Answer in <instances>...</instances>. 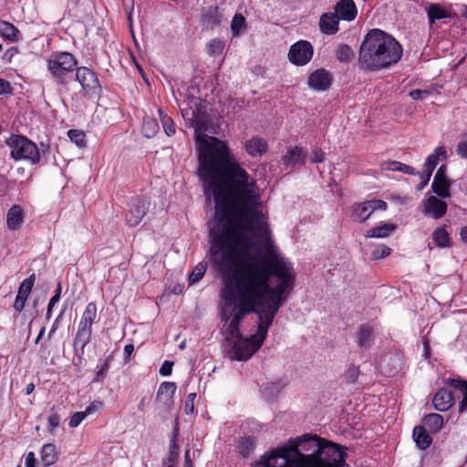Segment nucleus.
Here are the masks:
<instances>
[{
	"label": "nucleus",
	"instance_id": "obj_1",
	"mask_svg": "<svg viewBox=\"0 0 467 467\" xmlns=\"http://www.w3.org/2000/svg\"><path fill=\"white\" fill-rule=\"evenodd\" d=\"M198 175L215 202L209 254L223 282L222 333L231 358L245 361L264 344L296 273L274 238L255 180L242 166H199Z\"/></svg>",
	"mask_w": 467,
	"mask_h": 467
},
{
	"label": "nucleus",
	"instance_id": "obj_2",
	"mask_svg": "<svg viewBox=\"0 0 467 467\" xmlns=\"http://www.w3.org/2000/svg\"><path fill=\"white\" fill-rule=\"evenodd\" d=\"M345 458L341 447L306 434L266 451L253 467H348Z\"/></svg>",
	"mask_w": 467,
	"mask_h": 467
},
{
	"label": "nucleus",
	"instance_id": "obj_3",
	"mask_svg": "<svg viewBox=\"0 0 467 467\" xmlns=\"http://www.w3.org/2000/svg\"><path fill=\"white\" fill-rule=\"evenodd\" d=\"M402 54L401 45L391 35L375 28L361 42L358 65L363 70L378 71L397 64Z\"/></svg>",
	"mask_w": 467,
	"mask_h": 467
},
{
	"label": "nucleus",
	"instance_id": "obj_4",
	"mask_svg": "<svg viewBox=\"0 0 467 467\" xmlns=\"http://www.w3.org/2000/svg\"><path fill=\"white\" fill-rule=\"evenodd\" d=\"M10 148L11 156L16 161H26L32 165L40 163V151L36 143L25 136L12 135L6 140Z\"/></svg>",
	"mask_w": 467,
	"mask_h": 467
},
{
	"label": "nucleus",
	"instance_id": "obj_5",
	"mask_svg": "<svg viewBox=\"0 0 467 467\" xmlns=\"http://www.w3.org/2000/svg\"><path fill=\"white\" fill-rule=\"evenodd\" d=\"M47 62V70L58 79H62L66 72L74 70L77 66L75 57L68 52L56 53Z\"/></svg>",
	"mask_w": 467,
	"mask_h": 467
},
{
	"label": "nucleus",
	"instance_id": "obj_6",
	"mask_svg": "<svg viewBox=\"0 0 467 467\" xmlns=\"http://www.w3.org/2000/svg\"><path fill=\"white\" fill-rule=\"evenodd\" d=\"M314 48L310 42L300 40L293 44L288 52L289 61L296 66H305L312 59Z\"/></svg>",
	"mask_w": 467,
	"mask_h": 467
},
{
	"label": "nucleus",
	"instance_id": "obj_7",
	"mask_svg": "<svg viewBox=\"0 0 467 467\" xmlns=\"http://www.w3.org/2000/svg\"><path fill=\"white\" fill-rule=\"evenodd\" d=\"M332 80L333 76L328 70L318 68L309 73L307 86L312 90L322 92L329 89Z\"/></svg>",
	"mask_w": 467,
	"mask_h": 467
},
{
	"label": "nucleus",
	"instance_id": "obj_8",
	"mask_svg": "<svg viewBox=\"0 0 467 467\" xmlns=\"http://www.w3.org/2000/svg\"><path fill=\"white\" fill-rule=\"evenodd\" d=\"M387 203L382 200H370L357 204L353 210V219L358 223L365 222L376 210H386Z\"/></svg>",
	"mask_w": 467,
	"mask_h": 467
},
{
	"label": "nucleus",
	"instance_id": "obj_9",
	"mask_svg": "<svg viewBox=\"0 0 467 467\" xmlns=\"http://www.w3.org/2000/svg\"><path fill=\"white\" fill-rule=\"evenodd\" d=\"M446 172V165H441L436 171L431 183L432 191L442 199L449 198L451 196L450 188L451 182L447 178Z\"/></svg>",
	"mask_w": 467,
	"mask_h": 467
},
{
	"label": "nucleus",
	"instance_id": "obj_10",
	"mask_svg": "<svg viewBox=\"0 0 467 467\" xmlns=\"http://www.w3.org/2000/svg\"><path fill=\"white\" fill-rule=\"evenodd\" d=\"M76 77L82 88L87 92H97L100 85L97 75L90 68L80 67L77 68Z\"/></svg>",
	"mask_w": 467,
	"mask_h": 467
},
{
	"label": "nucleus",
	"instance_id": "obj_11",
	"mask_svg": "<svg viewBox=\"0 0 467 467\" xmlns=\"http://www.w3.org/2000/svg\"><path fill=\"white\" fill-rule=\"evenodd\" d=\"M148 202L146 200H134L129 212L126 213V222L130 226H137L148 212Z\"/></svg>",
	"mask_w": 467,
	"mask_h": 467
},
{
	"label": "nucleus",
	"instance_id": "obj_12",
	"mask_svg": "<svg viewBox=\"0 0 467 467\" xmlns=\"http://www.w3.org/2000/svg\"><path fill=\"white\" fill-rule=\"evenodd\" d=\"M447 203L435 196H430L423 202V213L438 220L446 213Z\"/></svg>",
	"mask_w": 467,
	"mask_h": 467
},
{
	"label": "nucleus",
	"instance_id": "obj_13",
	"mask_svg": "<svg viewBox=\"0 0 467 467\" xmlns=\"http://www.w3.org/2000/svg\"><path fill=\"white\" fill-rule=\"evenodd\" d=\"M176 389L177 387L174 382L164 381L161 383L156 394V401L160 403L163 409L170 410L173 404Z\"/></svg>",
	"mask_w": 467,
	"mask_h": 467
},
{
	"label": "nucleus",
	"instance_id": "obj_14",
	"mask_svg": "<svg viewBox=\"0 0 467 467\" xmlns=\"http://www.w3.org/2000/svg\"><path fill=\"white\" fill-rule=\"evenodd\" d=\"M334 13L344 21H353L358 16V8L354 0H339L334 6Z\"/></svg>",
	"mask_w": 467,
	"mask_h": 467
},
{
	"label": "nucleus",
	"instance_id": "obj_15",
	"mask_svg": "<svg viewBox=\"0 0 467 467\" xmlns=\"http://www.w3.org/2000/svg\"><path fill=\"white\" fill-rule=\"evenodd\" d=\"M244 150L252 157H260L268 150L267 141L258 136H254L244 142Z\"/></svg>",
	"mask_w": 467,
	"mask_h": 467
},
{
	"label": "nucleus",
	"instance_id": "obj_16",
	"mask_svg": "<svg viewBox=\"0 0 467 467\" xmlns=\"http://www.w3.org/2000/svg\"><path fill=\"white\" fill-rule=\"evenodd\" d=\"M432 403L439 411H446L451 409L454 403V398L451 391L446 389H440L434 395Z\"/></svg>",
	"mask_w": 467,
	"mask_h": 467
},
{
	"label": "nucleus",
	"instance_id": "obj_17",
	"mask_svg": "<svg viewBox=\"0 0 467 467\" xmlns=\"http://www.w3.org/2000/svg\"><path fill=\"white\" fill-rule=\"evenodd\" d=\"M320 31L325 35H335L338 31L339 18L335 13H324L319 18Z\"/></svg>",
	"mask_w": 467,
	"mask_h": 467
},
{
	"label": "nucleus",
	"instance_id": "obj_18",
	"mask_svg": "<svg viewBox=\"0 0 467 467\" xmlns=\"http://www.w3.org/2000/svg\"><path fill=\"white\" fill-rule=\"evenodd\" d=\"M443 383L445 386L452 387L459 389L462 393V400L459 403V412L467 411V381L461 378H448L444 379Z\"/></svg>",
	"mask_w": 467,
	"mask_h": 467
},
{
	"label": "nucleus",
	"instance_id": "obj_19",
	"mask_svg": "<svg viewBox=\"0 0 467 467\" xmlns=\"http://www.w3.org/2000/svg\"><path fill=\"white\" fill-rule=\"evenodd\" d=\"M447 158V150L444 146L435 148L433 152L427 157L424 162V170L428 171V175L431 176L439 161L441 160H446Z\"/></svg>",
	"mask_w": 467,
	"mask_h": 467
},
{
	"label": "nucleus",
	"instance_id": "obj_20",
	"mask_svg": "<svg viewBox=\"0 0 467 467\" xmlns=\"http://www.w3.org/2000/svg\"><path fill=\"white\" fill-rule=\"evenodd\" d=\"M92 335V327L79 321L78 331L74 338V346L79 347L83 351L85 347L90 341Z\"/></svg>",
	"mask_w": 467,
	"mask_h": 467
},
{
	"label": "nucleus",
	"instance_id": "obj_21",
	"mask_svg": "<svg viewBox=\"0 0 467 467\" xmlns=\"http://www.w3.org/2000/svg\"><path fill=\"white\" fill-rule=\"evenodd\" d=\"M24 222V211L21 206H12L6 214V224L8 229L16 231L20 228Z\"/></svg>",
	"mask_w": 467,
	"mask_h": 467
},
{
	"label": "nucleus",
	"instance_id": "obj_22",
	"mask_svg": "<svg viewBox=\"0 0 467 467\" xmlns=\"http://www.w3.org/2000/svg\"><path fill=\"white\" fill-rule=\"evenodd\" d=\"M413 440L420 450H425L432 442V438L427 433L422 426H416L412 432Z\"/></svg>",
	"mask_w": 467,
	"mask_h": 467
},
{
	"label": "nucleus",
	"instance_id": "obj_23",
	"mask_svg": "<svg viewBox=\"0 0 467 467\" xmlns=\"http://www.w3.org/2000/svg\"><path fill=\"white\" fill-rule=\"evenodd\" d=\"M380 168L382 171H400L409 175H415L417 173L415 168H413L412 166L407 165L397 161L382 162L380 164Z\"/></svg>",
	"mask_w": 467,
	"mask_h": 467
},
{
	"label": "nucleus",
	"instance_id": "obj_24",
	"mask_svg": "<svg viewBox=\"0 0 467 467\" xmlns=\"http://www.w3.org/2000/svg\"><path fill=\"white\" fill-rule=\"evenodd\" d=\"M396 229L393 223H384L366 232V238H386Z\"/></svg>",
	"mask_w": 467,
	"mask_h": 467
},
{
	"label": "nucleus",
	"instance_id": "obj_25",
	"mask_svg": "<svg viewBox=\"0 0 467 467\" xmlns=\"http://www.w3.org/2000/svg\"><path fill=\"white\" fill-rule=\"evenodd\" d=\"M57 460L56 446L52 443L43 445L41 450V462L45 466L53 465Z\"/></svg>",
	"mask_w": 467,
	"mask_h": 467
},
{
	"label": "nucleus",
	"instance_id": "obj_26",
	"mask_svg": "<svg viewBox=\"0 0 467 467\" xmlns=\"http://www.w3.org/2000/svg\"><path fill=\"white\" fill-rule=\"evenodd\" d=\"M305 154L298 147H295L287 151L284 157V164L286 166H295L304 162Z\"/></svg>",
	"mask_w": 467,
	"mask_h": 467
},
{
	"label": "nucleus",
	"instance_id": "obj_27",
	"mask_svg": "<svg viewBox=\"0 0 467 467\" xmlns=\"http://www.w3.org/2000/svg\"><path fill=\"white\" fill-rule=\"evenodd\" d=\"M373 338V328L369 325L360 327L358 334V344L360 348H367L370 346Z\"/></svg>",
	"mask_w": 467,
	"mask_h": 467
},
{
	"label": "nucleus",
	"instance_id": "obj_28",
	"mask_svg": "<svg viewBox=\"0 0 467 467\" xmlns=\"http://www.w3.org/2000/svg\"><path fill=\"white\" fill-rule=\"evenodd\" d=\"M428 17L431 24L436 20L450 17V12L437 4H431L427 9Z\"/></svg>",
	"mask_w": 467,
	"mask_h": 467
},
{
	"label": "nucleus",
	"instance_id": "obj_29",
	"mask_svg": "<svg viewBox=\"0 0 467 467\" xmlns=\"http://www.w3.org/2000/svg\"><path fill=\"white\" fill-rule=\"evenodd\" d=\"M426 427L431 432H438L443 426V418L438 413H431L424 419Z\"/></svg>",
	"mask_w": 467,
	"mask_h": 467
},
{
	"label": "nucleus",
	"instance_id": "obj_30",
	"mask_svg": "<svg viewBox=\"0 0 467 467\" xmlns=\"http://www.w3.org/2000/svg\"><path fill=\"white\" fill-rule=\"evenodd\" d=\"M432 239L436 246L445 248L450 245V236L445 227L437 228L432 234Z\"/></svg>",
	"mask_w": 467,
	"mask_h": 467
},
{
	"label": "nucleus",
	"instance_id": "obj_31",
	"mask_svg": "<svg viewBox=\"0 0 467 467\" xmlns=\"http://www.w3.org/2000/svg\"><path fill=\"white\" fill-rule=\"evenodd\" d=\"M246 29V20L242 14H235L231 22V32L234 37H237Z\"/></svg>",
	"mask_w": 467,
	"mask_h": 467
},
{
	"label": "nucleus",
	"instance_id": "obj_32",
	"mask_svg": "<svg viewBox=\"0 0 467 467\" xmlns=\"http://www.w3.org/2000/svg\"><path fill=\"white\" fill-rule=\"evenodd\" d=\"M0 33L2 36L10 40H17L19 30L11 23L6 21L0 22Z\"/></svg>",
	"mask_w": 467,
	"mask_h": 467
},
{
	"label": "nucleus",
	"instance_id": "obj_33",
	"mask_svg": "<svg viewBox=\"0 0 467 467\" xmlns=\"http://www.w3.org/2000/svg\"><path fill=\"white\" fill-rule=\"evenodd\" d=\"M159 130V125L156 119L151 118H144L142 123V132L146 138H152L155 136Z\"/></svg>",
	"mask_w": 467,
	"mask_h": 467
},
{
	"label": "nucleus",
	"instance_id": "obj_34",
	"mask_svg": "<svg viewBox=\"0 0 467 467\" xmlns=\"http://www.w3.org/2000/svg\"><path fill=\"white\" fill-rule=\"evenodd\" d=\"M96 317H97V306L95 303L90 302L87 305V306L81 316L80 321L82 323L88 324L92 327Z\"/></svg>",
	"mask_w": 467,
	"mask_h": 467
},
{
	"label": "nucleus",
	"instance_id": "obj_35",
	"mask_svg": "<svg viewBox=\"0 0 467 467\" xmlns=\"http://www.w3.org/2000/svg\"><path fill=\"white\" fill-rule=\"evenodd\" d=\"M336 57L340 62H349L354 57L352 48L346 44H341L336 50Z\"/></svg>",
	"mask_w": 467,
	"mask_h": 467
},
{
	"label": "nucleus",
	"instance_id": "obj_36",
	"mask_svg": "<svg viewBox=\"0 0 467 467\" xmlns=\"http://www.w3.org/2000/svg\"><path fill=\"white\" fill-rule=\"evenodd\" d=\"M206 270L207 264L205 262H200L197 264L189 275L190 284L192 285L199 282L203 277Z\"/></svg>",
	"mask_w": 467,
	"mask_h": 467
},
{
	"label": "nucleus",
	"instance_id": "obj_37",
	"mask_svg": "<svg viewBox=\"0 0 467 467\" xmlns=\"http://www.w3.org/2000/svg\"><path fill=\"white\" fill-rule=\"evenodd\" d=\"M224 41L219 38L212 39L207 45V53L212 57L221 55L224 49Z\"/></svg>",
	"mask_w": 467,
	"mask_h": 467
},
{
	"label": "nucleus",
	"instance_id": "obj_38",
	"mask_svg": "<svg viewBox=\"0 0 467 467\" xmlns=\"http://www.w3.org/2000/svg\"><path fill=\"white\" fill-rule=\"evenodd\" d=\"M255 447V441L251 437L243 438L238 445L239 452L247 457L251 454Z\"/></svg>",
	"mask_w": 467,
	"mask_h": 467
},
{
	"label": "nucleus",
	"instance_id": "obj_39",
	"mask_svg": "<svg viewBox=\"0 0 467 467\" xmlns=\"http://www.w3.org/2000/svg\"><path fill=\"white\" fill-rule=\"evenodd\" d=\"M35 281H36V275L32 274L31 275H29V277L26 278L20 284L17 294L27 298L29 294L32 291Z\"/></svg>",
	"mask_w": 467,
	"mask_h": 467
},
{
	"label": "nucleus",
	"instance_id": "obj_40",
	"mask_svg": "<svg viewBox=\"0 0 467 467\" xmlns=\"http://www.w3.org/2000/svg\"><path fill=\"white\" fill-rule=\"evenodd\" d=\"M158 111L165 133L168 136L175 134V126L173 120L169 116L163 114L161 109H159Z\"/></svg>",
	"mask_w": 467,
	"mask_h": 467
},
{
	"label": "nucleus",
	"instance_id": "obj_41",
	"mask_svg": "<svg viewBox=\"0 0 467 467\" xmlns=\"http://www.w3.org/2000/svg\"><path fill=\"white\" fill-rule=\"evenodd\" d=\"M68 138L78 147L83 148L86 146V135L83 131L78 130H69L67 131Z\"/></svg>",
	"mask_w": 467,
	"mask_h": 467
},
{
	"label": "nucleus",
	"instance_id": "obj_42",
	"mask_svg": "<svg viewBox=\"0 0 467 467\" xmlns=\"http://www.w3.org/2000/svg\"><path fill=\"white\" fill-rule=\"evenodd\" d=\"M390 252L391 249L389 247L380 244L374 247L371 253V257L375 260L381 259L388 256L390 254Z\"/></svg>",
	"mask_w": 467,
	"mask_h": 467
},
{
	"label": "nucleus",
	"instance_id": "obj_43",
	"mask_svg": "<svg viewBox=\"0 0 467 467\" xmlns=\"http://www.w3.org/2000/svg\"><path fill=\"white\" fill-rule=\"evenodd\" d=\"M359 373L358 366L350 365L345 372V379L348 383H355L358 379Z\"/></svg>",
	"mask_w": 467,
	"mask_h": 467
},
{
	"label": "nucleus",
	"instance_id": "obj_44",
	"mask_svg": "<svg viewBox=\"0 0 467 467\" xmlns=\"http://www.w3.org/2000/svg\"><path fill=\"white\" fill-rule=\"evenodd\" d=\"M60 294H61V286H60V285H58L56 294L49 300L47 309V314H46L47 319H49L51 317L53 307L60 299Z\"/></svg>",
	"mask_w": 467,
	"mask_h": 467
},
{
	"label": "nucleus",
	"instance_id": "obj_45",
	"mask_svg": "<svg viewBox=\"0 0 467 467\" xmlns=\"http://www.w3.org/2000/svg\"><path fill=\"white\" fill-rule=\"evenodd\" d=\"M86 419L85 413L83 411L75 412L69 420L68 425L71 428L78 427L84 420Z\"/></svg>",
	"mask_w": 467,
	"mask_h": 467
},
{
	"label": "nucleus",
	"instance_id": "obj_46",
	"mask_svg": "<svg viewBox=\"0 0 467 467\" xmlns=\"http://www.w3.org/2000/svg\"><path fill=\"white\" fill-rule=\"evenodd\" d=\"M196 398L195 393H190L185 400L184 411L186 414H192L194 411V400Z\"/></svg>",
	"mask_w": 467,
	"mask_h": 467
},
{
	"label": "nucleus",
	"instance_id": "obj_47",
	"mask_svg": "<svg viewBox=\"0 0 467 467\" xmlns=\"http://www.w3.org/2000/svg\"><path fill=\"white\" fill-rule=\"evenodd\" d=\"M102 406L103 403L101 401H93L86 408L83 412L85 413V416L88 417V415H91L94 412L99 410Z\"/></svg>",
	"mask_w": 467,
	"mask_h": 467
},
{
	"label": "nucleus",
	"instance_id": "obj_48",
	"mask_svg": "<svg viewBox=\"0 0 467 467\" xmlns=\"http://www.w3.org/2000/svg\"><path fill=\"white\" fill-rule=\"evenodd\" d=\"M64 313H65V309L62 310L59 315L56 317V319L54 320L53 324H52V327L48 332V335H47V338L50 339L54 334L56 333L57 329L59 327V323L64 316Z\"/></svg>",
	"mask_w": 467,
	"mask_h": 467
},
{
	"label": "nucleus",
	"instance_id": "obj_49",
	"mask_svg": "<svg viewBox=\"0 0 467 467\" xmlns=\"http://www.w3.org/2000/svg\"><path fill=\"white\" fill-rule=\"evenodd\" d=\"M172 366L173 362L165 360L160 368V374L164 377L170 376L172 371Z\"/></svg>",
	"mask_w": 467,
	"mask_h": 467
},
{
	"label": "nucleus",
	"instance_id": "obj_50",
	"mask_svg": "<svg viewBox=\"0 0 467 467\" xmlns=\"http://www.w3.org/2000/svg\"><path fill=\"white\" fill-rule=\"evenodd\" d=\"M26 299H27L26 297L22 296L17 294V296L16 297V300H15V303H14L15 310L17 311V312H21L24 309V307H25Z\"/></svg>",
	"mask_w": 467,
	"mask_h": 467
},
{
	"label": "nucleus",
	"instance_id": "obj_51",
	"mask_svg": "<svg viewBox=\"0 0 467 467\" xmlns=\"http://www.w3.org/2000/svg\"><path fill=\"white\" fill-rule=\"evenodd\" d=\"M311 162H322L325 160V152L321 150L315 149L311 154Z\"/></svg>",
	"mask_w": 467,
	"mask_h": 467
},
{
	"label": "nucleus",
	"instance_id": "obj_52",
	"mask_svg": "<svg viewBox=\"0 0 467 467\" xmlns=\"http://www.w3.org/2000/svg\"><path fill=\"white\" fill-rule=\"evenodd\" d=\"M12 87L9 81L0 78V95L11 94Z\"/></svg>",
	"mask_w": 467,
	"mask_h": 467
},
{
	"label": "nucleus",
	"instance_id": "obj_53",
	"mask_svg": "<svg viewBox=\"0 0 467 467\" xmlns=\"http://www.w3.org/2000/svg\"><path fill=\"white\" fill-rule=\"evenodd\" d=\"M456 151L462 158L467 159V140H462L457 144Z\"/></svg>",
	"mask_w": 467,
	"mask_h": 467
},
{
	"label": "nucleus",
	"instance_id": "obj_54",
	"mask_svg": "<svg viewBox=\"0 0 467 467\" xmlns=\"http://www.w3.org/2000/svg\"><path fill=\"white\" fill-rule=\"evenodd\" d=\"M429 92L427 90L421 89H413L410 92V96L414 100H419L423 98V95H428Z\"/></svg>",
	"mask_w": 467,
	"mask_h": 467
},
{
	"label": "nucleus",
	"instance_id": "obj_55",
	"mask_svg": "<svg viewBox=\"0 0 467 467\" xmlns=\"http://www.w3.org/2000/svg\"><path fill=\"white\" fill-rule=\"evenodd\" d=\"M26 467H36V457L33 451H30L26 456Z\"/></svg>",
	"mask_w": 467,
	"mask_h": 467
},
{
	"label": "nucleus",
	"instance_id": "obj_56",
	"mask_svg": "<svg viewBox=\"0 0 467 467\" xmlns=\"http://www.w3.org/2000/svg\"><path fill=\"white\" fill-rule=\"evenodd\" d=\"M420 180H421V183L420 185L418 187V190H422L430 182L431 180V176H429L428 175V171H423V172L420 174Z\"/></svg>",
	"mask_w": 467,
	"mask_h": 467
},
{
	"label": "nucleus",
	"instance_id": "obj_57",
	"mask_svg": "<svg viewBox=\"0 0 467 467\" xmlns=\"http://www.w3.org/2000/svg\"><path fill=\"white\" fill-rule=\"evenodd\" d=\"M60 418L57 414H52L48 417V424L52 429L57 428L59 425Z\"/></svg>",
	"mask_w": 467,
	"mask_h": 467
},
{
	"label": "nucleus",
	"instance_id": "obj_58",
	"mask_svg": "<svg viewBox=\"0 0 467 467\" xmlns=\"http://www.w3.org/2000/svg\"><path fill=\"white\" fill-rule=\"evenodd\" d=\"M422 344H423V350H424L423 356L425 358H429L431 356V347H430V343H429V340L427 337L423 338Z\"/></svg>",
	"mask_w": 467,
	"mask_h": 467
},
{
	"label": "nucleus",
	"instance_id": "obj_59",
	"mask_svg": "<svg viewBox=\"0 0 467 467\" xmlns=\"http://www.w3.org/2000/svg\"><path fill=\"white\" fill-rule=\"evenodd\" d=\"M123 5L128 12V18L130 20L131 12L134 7V1L133 0H123Z\"/></svg>",
	"mask_w": 467,
	"mask_h": 467
},
{
	"label": "nucleus",
	"instance_id": "obj_60",
	"mask_svg": "<svg viewBox=\"0 0 467 467\" xmlns=\"http://www.w3.org/2000/svg\"><path fill=\"white\" fill-rule=\"evenodd\" d=\"M38 150L40 151V156L45 155L46 153H47L49 151L50 146L47 143L41 142L40 148H38Z\"/></svg>",
	"mask_w": 467,
	"mask_h": 467
},
{
	"label": "nucleus",
	"instance_id": "obj_61",
	"mask_svg": "<svg viewBox=\"0 0 467 467\" xmlns=\"http://www.w3.org/2000/svg\"><path fill=\"white\" fill-rule=\"evenodd\" d=\"M109 369V362L105 361L100 369L97 372V378L101 377Z\"/></svg>",
	"mask_w": 467,
	"mask_h": 467
},
{
	"label": "nucleus",
	"instance_id": "obj_62",
	"mask_svg": "<svg viewBox=\"0 0 467 467\" xmlns=\"http://www.w3.org/2000/svg\"><path fill=\"white\" fill-rule=\"evenodd\" d=\"M185 467H192V462L190 459V451L187 450L184 454Z\"/></svg>",
	"mask_w": 467,
	"mask_h": 467
},
{
	"label": "nucleus",
	"instance_id": "obj_63",
	"mask_svg": "<svg viewBox=\"0 0 467 467\" xmlns=\"http://www.w3.org/2000/svg\"><path fill=\"white\" fill-rule=\"evenodd\" d=\"M134 351V346L132 344H128L124 347V354L126 356H130Z\"/></svg>",
	"mask_w": 467,
	"mask_h": 467
},
{
	"label": "nucleus",
	"instance_id": "obj_64",
	"mask_svg": "<svg viewBox=\"0 0 467 467\" xmlns=\"http://www.w3.org/2000/svg\"><path fill=\"white\" fill-rule=\"evenodd\" d=\"M460 235H461L462 240L465 244H467V225L461 229Z\"/></svg>",
	"mask_w": 467,
	"mask_h": 467
}]
</instances>
